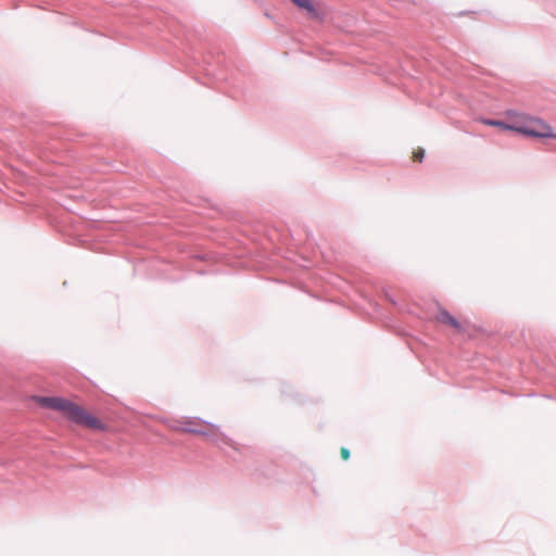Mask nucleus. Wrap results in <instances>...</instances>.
Returning a JSON list of instances; mask_svg holds the SVG:
<instances>
[{"label":"nucleus","instance_id":"f257e3e1","mask_svg":"<svg viewBox=\"0 0 556 556\" xmlns=\"http://www.w3.org/2000/svg\"><path fill=\"white\" fill-rule=\"evenodd\" d=\"M34 401L41 407L62 413L65 418L77 425L94 430L104 429L100 419L66 399L58 396H35Z\"/></svg>","mask_w":556,"mask_h":556},{"label":"nucleus","instance_id":"f03ea898","mask_svg":"<svg viewBox=\"0 0 556 556\" xmlns=\"http://www.w3.org/2000/svg\"><path fill=\"white\" fill-rule=\"evenodd\" d=\"M483 124L489 126L498 127L502 130H511L529 137L535 138H556V134L553 132V128L544 123L542 119L527 117L519 123L514 125L506 124L504 122L494 119H483Z\"/></svg>","mask_w":556,"mask_h":556},{"label":"nucleus","instance_id":"7ed1b4c3","mask_svg":"<svg viewBox=\"0 0 556 556\" xmlns=\"http://www.w3.org/2000/svg\"><path fill=\"white\" fill-rule=\"evenodd\" d=\"M435 320L441 323V324H444V325H447V326L454 328L458 332H462L464 330V327H463L462 323L458 321L456 318H454L445 309H440L439 311V313H438V315L435 317Z\"/></svg>","mask_w":556,"mask_h":556},{"label":"nucleus","instance_id":"20e7f679","mask_svg":"<svg viewBox=\"0 0 556 556\" xmlns=\"http://www.w3.org/2000/svg\"><path fill=\"white\" fill-rule=\"evenodd\" d=\"M182 432H189L193 434H200V435H208L215 433V427L207 426L205 429H202L200 427H197L193 421H186L184 422V427L181 428Z\"/></svg>","mask_w":556,"mask_h":556},{"label":"nucleus","instance_id":"39448f33","mask_svg":"<svg viewBox=\"0 0 556 556\" xmlns=\"http://www.w3.org/2000/svg\"><path fill=\"white\" fill-rule=\"evenodd\" d=\"M299 9L305 10L309 17L318 18L319 12L311 0H291Z\"/></svg>","mask_w":556,"mask_h":556},{"label":"nucleus","instance_id":"423d86ee","mask_svg":"<svg viewBox=\"0 0 556 556\" xmlns=\"http://www.w3.org/2000/svg\"><path fill=\"white\" fill-rule=\"evenodd\" d=\"M424 155H425V151H424V149L418 148L417 150H415V151L413 152V160H414L415 162H421V161H422V159H424Z\"/></svg>","mask_w":556,"mask_h":556},{"label":"nucleus","instance_id":"0eeeda50","mask_svg":"<svg viewBox=\"0 0 556 556\" xmlns=\"http://www.w3.org/2000/svg\"><path fill=\"white\" fill-rule=\"evenodd\" d=\"M340 455L342 459L348 460L350 458V451L346 447H341Z\"/></svg>","mask_w":556,"mask_h":556}]
</instances>
